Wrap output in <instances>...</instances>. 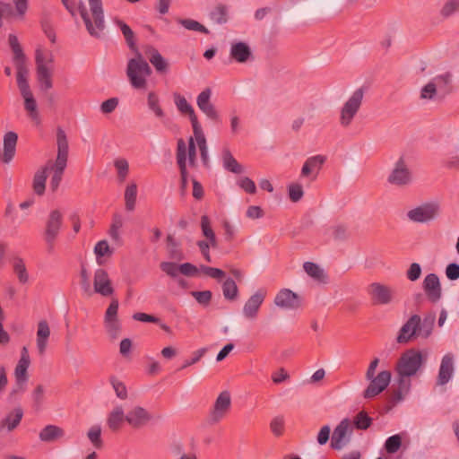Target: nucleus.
Returning <instances> with one entry per match:
<instances>
[{
  "instance_id": "14",
  "label": "nucleus",
  "mask_w": 459,
  "mask_h": 459,
  "mask_svg": "<svg viewBox=\"0 0 459 459\" xmlns=\"http://www.w3.org/2000/svg\"><path fill=\"white\" fill-rule=\"evenodd\" d=\"M92 294L96 293L102 297H110L114 294L115 289L108 272L103 268H98L93 274Z\"/></svg>"
},
{
  "instance_id": "34",
  "label": "nucleus",
  "mask_w": 459,
  "mask_h": 459,
  "mask_svg": "<svg viewBox=\"0 0 459 459\" xmlns=\"http://www.w3.org/2000/svg\"><path fill=\"white\" fill-rule=\"evenodd\" d=\"M230 6L219 3L209 13V19L215 24L223 25L230 20Z\"/></svg>"
},
{
  "instance_id": "47",
  "label": "nucleus",
  "mask_w": 459,
  "mask_h": 459,
  "mask_svg": "<svg viewBox=\"0 0 459 459\" xmlns=\"http://www.w3.org/2000/svg\"><path fill=\"white\" fill-rule=\"evenodd\" d=\"M137 196V185L131 182L127 185L125 191V205L126 209L129 212L133 211L135 207Z\"/></svg>"
},
{
  "instance_id": "49",
  "label": "nucleus",
  "mask_w": 459,
  "mask_h": 459,
  "mask_svg": "<svg viewBox=\"0 0 459 459\" xmlns=\"http://www.w3.org/2000/svg\"><path fill=\"white\" fill-rule=\"evenodd\" d=\"M13 269L20 283L25 284L29 281V273L22 258H15L13 260Z\"/></svg>"
},
{
  "instance_id": "57",
  "label": "nucleus",
  "mask_w": 459,
  "mask_h": 459,
  "mask_svg": "<svg viewBox=\"0 0 459 459\" xmlns=\"http://www.w3.org/2000/svg\"><path fill=\"white\" fill-rule=\"evenodd\" d=\"M222 291L225 299H235L238 296V287L236 282L229 278L227 279L222 285Z\"/></svg>"
},
{
  "instance_id": "45",
  "label": "nucleus",
  "mask_w": 459,
  "mask_h": 459,
  "mask_svg": "<svg viewBox=\"0 0 459 459\" xmlns=\"http://www.w3.org/2000/svg\"><path fill=\"white\" fill-rule=\"evenodd\" d=\"M113 22L120 29L128 47L131 49H134L135 48L134 34V31L131 30V28L126 23H125L123 21L119 20L117 17H115L113 19Z\"/></svg>"
},
{
  "instance_id": "40",
  "label": "nucleus",
  "mask_w": 459,
  "mask_h": 459,
  "mask_svg": "<svg viewBox=\"0 0 459 459\" xmlns=\"http://www.w3.org/2000/svg\"><path fill=\"white\" fill-rule=\"evenodd\" d=\"M193 134L195 136V140L196 142V145L199 148L201 159L205 166L208 165L209 162V154H208V147L206 143V138L203 128H198L193 131Z\"/></svg>"
},
{
  "instance_id": "39",
  "label": "nucleus",
  "mask_w": 459,
  "mask_h": 459,
  "mask_svg": "<svg viewBox=\"0 0 459 459\" xmlns=\"http://www.w3.org/2000/svg\"><path fill=\"white\" fill-rule=\"evenodd\" d=\"M147 107L157 118L160 119L165 124L166 114L160 106L159 96L154 91L148 93Z\"/></svg>"
},
{
  "instance_id": "17",
  "label": "nucleus",
  "mask_w": 459,
  "mask_h": 459,
  "mask_svg": "<svg viewBox=\"0 0 459 459\" xmlns=\"http://www.w3.org/2000/svg\"><path fill=\"white\" fill-rule=\"evenodd\" d=\"M417 337H420V316L414 314L402 325L396 342L404 344Z\"/></svg>"
},
{
  "instance_id": "13",
  "label": "nucleus",
  "mask_w": 459,
  "mask_h": 459,
  "mask_svg": "<svg viewBox=\"0 0 459 459\" xmlns=\"http://www.w3.org/2000/svg\"><path fill=\"white\" fill-rule=\"evenodd\" d=\"M391 372L388 370L380 371L377 376H374L369 381V385L363 392L365 399H373L380 394L386 389L391 382Z\"/></svg>"
},
{
  "instance_id": "51",
  "label": "nucleus",
  "mask_w": 459,
  "mask_h": 459,
  "mask_svg": "<svg viewBox=\"0 0 459 459\" xmlns=\"http://www.w3.org/2000/svg\"><path fill=\"white\" fill-rule=\"evenodd\" d=\"M372 421L373 419L369 417L365 411H361L354 416L351 422L353 429L356 428L357 429L366 430L371 426Z\"/></svg>"
},
{
  "instance_id": "11",
  "label": "nucleus",
  "mask_w": 459,
  "mask_h": 459,
  "mask_svg": "<svg viewBox=\"0 0 459 459\" xmlns=\"http://www.w3.org/2000/svg\"><path fill=\"white\" fill-rule=\"evenodd\" d=\"M231 407V396L229 391H222L217 396L211 408L207 420L209 424L214 425L222 420Z\"/></svg>"
},
{
  "instance_id": "26",
  "label": "nucleus",
  "mask_w": 459,
  "mask_h": 459,
  "mask_svg": "<svg viewBox=\"0 0 459 459\" xmlns=\"http://www.w3.org/2000/svg\"><path fill=\"white\" fill-rule=\"evenodd\" d=\"M423 290L431 302H437L441 299V284L436 273H429L425 277Z\"/></svg>"
},
{
  "instance_id": "23",
  "label": "nucleus",
  "mask_w": 459,
  "mask_h": 459,
  "mask_svg": "<svg viewBox=\"0 0 459 459\" xmlns=\"http://www.w3.org/2000/svg\"><path fill=\"white\" fill-rule=\"evenodd\" d=\"M325 161V157L323 155L307 158L302 166L300 178H308L310 181L316 180Z\"/></svg>"
},
{
  "instance_id": "41",
  "label": "nucleus",
  "mask_w": 459,
  "mask_h": 459,
  "mask_svg": "<svg viewBox=\"0 0 459 459\" xmlns=\"http://www.w3.org/2000/svg\"><path fill=\"white\" fill-rule=\"evenodd\" d=\"M200 227L204 237L209 240L212 247H217V238L213 230L212 229L211 220L207 215H203L201 217Z\"/></svg>"
},
{
  "instance_id": "58",
  "label": "nucleus",
  "mask_w": 459,
  "mask_h": 459,
  "mask_svg": "<svg viewBox=\"0 0 459 459\" xmlns=\"http://www.w3.org/2000/svg\"><path fill=\"white\" fill-rule=\"evenodd\" d=\"M100 436L101 428L99 425L91 427L87 433L88 438L96 448H100L102 446V440Z\"/></svg>"
},
{
  "instance_id": "31",
  "label": "nucleus",
  "mask_w": 459,
  "mask_h": 459,
  "mask_svg": "<svg viewBox=\"0 0 459 459\" xmlns=\"http://www.w3.org/2000/svg\"><path fill=\"white\" fill-rule=\"evenodd\" d=\"M18 135L14 132H8L4 136V146L1 159L3 162L9 163L16 152Z\"/></svg>"
},
{
  "instance_id": "56",
  "label": "nucleus",
  "mask_w": 459,
  "mask_h": 459,
  "mask_svg": "<svg viewBox=\"0 0 459 459\" xmlns=\"http://www.w3.org/2000/svg\"><path fill=\"white\" fill-rule=\"evenodd\" d=\"M80 285L84 294L92 295V288L90 281V275L85 266H82L80 270Z\"/></svg>"
},
{
  "instance_id": "35",
  "label": "nucleus",
  "mask_w": 459,
  "mask_h": 459,
  "mask_svg": "<svg viewBox=\"0 0 459 459\" xmlns=\"http://www.w3.org/2000/svg\"><path fill=\"white\" fill-rule=\"evenodd\" d=\"M65 435V432L62 428L50 424L40 430L39 437L42 442L52 443L62 439Z\"/></svg>"
},
{
  "instance_id": "8",
  "label": "nucleus",
  "mask_w": 459,
  "mask_h": 459,
  "mask_svg": "<svg viewBox=\"0 0 459 459\" xmlns=\"http://www.w3.org/2000/svg\"><path fill=\"white\" fill-rule=\"evenodd\" d=\"M364 91L357 89L343 103L340 110L339 122L342 127H348L352 123L362 104Z\"/></svg>"
},
{
  "instance_id": "46",
  "label": "nucleus",
  "mask_w": 459,
  "mask_h": 459,
  "mask_svg": "<svg viewBox=\"0 0 459 459\" xmlns=\"http://www.w3.org/2000/svg\"><path fill=\"white\" fill-rule=\"evenodd\" d=\"M47 178L48 174L46 173V169L44 167L35 173L33 178V190L38 195H42L44 194Z\"/></svg>"
},
{
  "instance_id": "6",
  "label": "nucleus",
  "mask_w": 459,
  "mask_h": 459,
  "mask_svg": "<svg viewBox=\"0 0 459 459\" xmlns=\"http://www.w3.org/2000/svg\"><path fill=\"white\" fill-rule=\"evenodd\" d=\"M126 76L131 86L136 90H144L147 79L152 74V68L139 52L130 58L126 65Z\"/></svg>"
},
{
  "instance_id": "48",
  "label": "nucleus",
  "mask_w": 459,
  "mask_h": 459,
  "mask_svg": "<svg viewBox=\"0 0 459 459\" xmlns=\"http://www.w3.org/2000/svg\"><path fill=\"white\" fill-rule=\"evenodd\" d=\"M167 249L169 255L173 260L181 261L185 258L178 241L170 235L167 237Z\"/></svg>"
},
{
  "instance_id": "7",
  "label": "nucleus",
  "mask_w": 459,
  "mask_h": 459,
  "mask_svg": "<svg viewBox=\"0 0 459 459\" xmlns=\"http://www.w3.org/2000/svg\"><path fill=\"white\" fill-rule=\"evenodd\" d=\"M441 212L439 202L432 200L421 203L406 212L407 220L412 223L429 224L436 221Z\"/></svg>"
},
{
  "instance_id": "37",
  "label": "nucleus",
  "mask_w": 459,
  "mask_h": 459,
  "mask_svg": "<svg viewBox=\"0 0 459 459\" xmlns=\"http://www.w3.org/2000/svg\"><path fill=\"white\" fill-rule=\"evenodd\" d=\"M8 43L13 52V63L14 65L27 64V57L14 34H9Z\"/></svg>"
},
{
  "instance_id": "63",
  "label": "nucleus",
  "mask_w": 459,
  "mask_h": 459,
  "mask_svg": "<svg viewBox=\"0 0 459 459\" xmlns=\"http://www.w3.org/2000/svg\"><path fill=\"white\" fill-rule=\"evenodd\" d=\"M283 427H284V419L282 416L274 417L270 423V429H271L272 432L275 436H278V437L282 434Z\"/></svg>"
},
{
  "instance_id": "43",
  "label": "nucleus",
  "mask_w": 459,
  "mask_h": 459,
  "mask_svg": "<svg viewBox=\"0 0 459 459\" xmlns=\"http://www.w3.org/2000/svg\"><path fill=\"white\" fill-rule=\"evenodd\" d=\"M96 262L99 265L104 264V257H110L113 255V249L110 248L107 240L99 241L94 247Z\"/></svg>"
},
{
  "instance_id": "18",
  "label": "nucleus",
  "mask_w": 459,
  "mask_h": 459,
  "mask_svg": "<svg viewBox=\"0 0 459 459\" xmlns=\"http://www.w3.org/2000/svg\"><path fill=\"white\" fill-rule=\"evenodd\" d=\"M118 307V300L112 299L104 316L105 328L112 339L117 338L121 329V325L117 318Z\"/></svg>"
},
{
  "instance_id": "21",
  "label": "nucleus",
  "mask_w": 459,
  "mask_h": 459,
  "mask_svg": "<svg viewBox=\"0 0 459 459\" xmlns=\"http://www.w3.org/2000/svg\"><path fill=\"white\" fill-rule=\"evenodd\" d=\"M172 98L178 111L181 115L188 117L193 131L201 128L202 126L198 121L195 111L187 100L178 92H174Z\"/></svg>"
},
{
  "instance_id": "42",
  "label": "nucleus",
  "mask_w": 459,
  "mask_h": 459,
  "mask_svg": "<svg viewBox=\"0 0 459 459\" xmlns=\"http://www.w3.org/2000/svg\"><path fill=\"white\" fill-rule=\"evenodd\" d=\"M303 269L306 273L315 281L320 282L325 281L326 275L325 274L324 270L317 264L313 262H305L303 264Z\"/></svg>"
},
{
  "instance_id": "5",
  "label": "nucleus",
  "mask_w": 459,
  "mask_h": 459,
  "mask_svg": "<svg viewBox=\"0 0 459 459\" xmlns=\"http://www.w3.org/2000/svg\"><path fill=\"white\" fill-rule=\"evenodd\" d=\"M452 75L446 73L432 78L420 89V98L423 101L443 100L452 91Z\"/></svg>"
},
{
  "instance_id": "32",
  "label": "nucleus",
  "mask_w": 459,
  "mask_h": 459,
  "mask_svg": "<svg viewBox=\"0 0 459 459\" xmlns=\"http://www.w3.org/2000/svg\"><path fill=\"white\" fill-rule=\"evenodd\" d=\"M150 63L154 66L159 74H166L169 71V62L165 59L160 53L152 47H148L145 50Z\"/></svg>"
},
{
  "instance_id": "44",
  "label": "nucleus",
  "mask_w": 459,
  "mask_h": 459,
  "mask_svg": "<svg viewBox=\"0 0 459 459\" xmlns=\"http://www.w3.org/2000/svg\"><path fill=\"white\" fill-rule=\"evenodd\" d=\"M222 162L224 169L232 173L240 174L243 172L242 166L237 161L230 152L227 149L222 152Z\"/></svg>"
},
{
  "instance_id": "59",
  "label": "nucleus",
  "mask_w": 459,
  "mask_h": 459,
  "mask_svg": "<svg viewBox=\"0 0 459 459\" xmlns=\"http://www.w3.org/2000/svg\"><path fill=\"white\" fill-rule=\"evenodd\" d=\"M459 11V0H448L443 5L440 13L443 17L448 18Z\"/></svg>"
},
{
  "instance_id": "10",
  "label": "nucleus",
  "mask_w": 459,
  "mask_h": 459,
  "mask_svg": "<svg viewBox=\"0 0 459 459\" xmlns=\"http://www.w3.org/2000/svg\"><path fill=\"white\" fill-rule=\"evenodd\" d=\"M353 425L350 419H342L334 428L331 437V447L334 450H342L351 441Z\"/></svg>"
},
{
  "instance_id": "54",
  "label": "nucleus",
  "mask_w": 459,
  "mask_h": 459,
  "mask_svg": "<svg viewBox=\"0 0 459 459\" xmlns=\"http://www.w3.org/2000/svg\"><path fill=\"white\" fill-rule=\"evenodd\" d=\"M178 23L188 30L198 31L204 34H209L210 32L206 27L192 19H180L178 20Z\"/></svg>"
},
{
  "instance_id": "27",
  "label": "nucleus",
  "mask_w": 459,
  "mask_h": 459,
  "mask_svg": "<svg viewBox=\"0 0 459 459\" xmlns=\"http://www.w3.org/2000/svg\"><path fill=\"white\" fill-rule=\"evenodd\" d=\"M454 358L453 355L446 354L441 360L437 384L438 385H445L453 377L454 375Z\"/></svg>"
},
{
  "instance_id": "30",
  "label": "nucleus",
  "mask_w": 459,
  "mask_h": 459,
  "mask_svg": "<svg viewBox=\"0 0 459 459\" xmlns=\"http://www.w3.org/2000/svg\"><path fill=\"white\" fill-rule=\"evenodd\" d=\"M50 336V328L46 320H41L38 323V329L36 333V346L40 355L45 354L48 339Z\"/></svg>"
},
{
  "instance_id": "50",
  "label": "nucleus",
  "mask_w": 459,
  "mask_h": 459,
  "mask_svg": "<svg viewBox=\"0 0 459 459\" xmlns=\"http://www.w3.org/2000/svg\"><path fill=\"white\" fill-rule=\"evenodd\" d=\"M47 392V387L43 385H38L36 387L32 390L30 394V399L32 403V407L36 411H39L42 407L45 394Z\"/></svg>"
},
{
  "instance_id": "64",
  "label": "nucleus",
  "mask_w": 459,
  "mask_h": 459,
  "mask_svg": "<svg viewBox=\"0 0 459 459\" xmlns=\"http://www.w3.org/2000/svg\"><path fill=\"white\" fill-rule=\"evenodd\" d=\"M238 185L248 194H255L256 192L255 182L247 177L239 178L238 180Z\"/></svg>"
},
{
  "instance_id": "29",
  "label": "nucleus",
  "mask_w": 459,
  "mask_h": 459,
  "mask_svg": "<svg viewBox=\"0 0 459 459\" xmlns=\"http://www.w3.org/2000/svg\"><path fill=\"white\" fill-rule=\"evenodd\" d=\"M177 163L180 169L182 187L186 188L187 184L186 171V143L183 139L178 140Z\"/></svg>"
},
{
  "instance_id": "60",
  "label": "nucleus",
  "mask_w": 459,
  "mask_h": 459,
  "mask_svg": "<svg viewBox=\"0 0 459 459\" xmlns=\"http://www.w3.org/2000/svg\"><path fill=\"white\" fill-rule=\"evenodd\" d=\"M196 142L195 136L189 138L188 146L186 145V161L191 167L196 165Z\"/></svg>"
},
{
  "instance_id": "61",
  "label": "nucleus",
  "mask_w": 459,
  "mask_h": 459,
  "mask_svg": "<svg viewBox=\"0 0 459 459\" xmlns=\"http://www.w3.org/2000/svg\"><path fill=\"white\" fill-rule=\"evenodd\" d=\"M288 191L290 199L294 203L299 202L304 195L303 187L299 183L290 184Z\"/></svg>"
},
{
  "instance_id": "16",
  "label": "nucleus",
  "mask_w": 459,
  "mask_h": 459,
  "mask_svg": "<svg viewBox=\"0 0 459 459\" xmlns=\"http://www.w3.org/2000/svg\"><path fill=\"white\" fill-rule=\"evenodd\" d=\"M273 303L283 310H297L301 307L302 299L296 292L284 288L277 292Z\"/></svg>"
},
{
  "instance_id": "55",
  "label": "nucleus",
  "mask_w": 459,
  "mask_h": 459,
  "mask_svg": "<svg viewBox=\"0 0 459 459\" xmlns=\"http://www.w3.org/2000/svg\"><path fill=\"white\" fill-rule=\"evenodd\" d=\"M109 382L115 391V394L117 398L121 400H125L128 396L127 388L126 385L117 379L116 377L112 376L109 378Z\"/></svg>"
},
{
  "instance_id": "33",
  "label": "nucleus",
  "mask_w": 459,
  "mask_h": 459,
  "mask_svg": "<svg viewBox=\"0 0 459 459\" xmlns=\"http://www.w3.org/2000/svg\"><path fill=\"white\" fill-rule=\"evenodd\" d=\"M16 68L17 85L21 91L22 98L32 95L27 76L29 74V68L27 64L14 65Z\"/></svg>"
},
{
  "instance_id": "12",
  "label": "nucleus",
  "mask_w": 459,
  "mask_h": 459,
  "mask_svg": "<svg viewBox=\"0 0 459 459\" xmlns=\"http://www.w3.org/2000/svg\"><path fill=\"white\" fill-rule=\"evenodd\" d=\"M394 290L380 282H373L368 286V294L374 305L385 306L393 303Z\"/></svg>"
},
{
  "instance_id": "28",
  "label": "nucleus",
  "mask_w": 459,
  "mask_h": 459,
  "mask_svg": "<svg viewBox=\"0 0 459 459\" xmlns=\"http://www.w3.org/2000/svg\"><path fill=\"white\" fill-rule=\"evenodd\" d=\"M230 56L238 63H246L251 58L252 51L246 42H232L230 49Z\"/></svg>"
},
{
  "instance_id": "22",
  "label": "nucleus",
  "mask_w": 459,
  "mask_h": 459,
  "mask_svg": "<svg viewBox=\"0 0 459 459\" xmlns=\"http://www.w3.org/2000/svg\"><path fill=\"white\" fill-rule=\"evenodd\" d=\"M264 298L265 292L263 290H257L252 296H250L243 306V316L247 320H255L258 316Z\"/></svg>"
},
{
  "instance_id": "38",
  "label": "nucleus",
  "mask_w": 459,
  "mask_h": 459,
  "mask_svg": "<svg viewBox=\"0 0 459 459\" xmlns=\"http://www.w3.org/2000/svg\"><path fill=\"white\" fill-rule=\"evenodd\" d=\"M436 322V313L434 311L426 314L423 318L420 316V337L427 339L433 332Z\"/></svg>"
},
{
  "instance_id": "25",
  "label": "nucleus",
  "mask_w": 459,
  "mask_h": 459,
  "mask_svg": "<svg viewBox=\"0 0 459 459\" xmlns=\"http://www.w3.org/2000/svg\"><path fill=\"white\" fill-rule=\"evenodd\" d=\"M23 417V410L15 407L8 411L0 420V433L9 434L13 431L21 423Z\"/></svg>"
},
{
  "instance_id": "36",
  "label": "nucleus",
  "mask_w": 459,
  "mask_h": 459,
  "mask_svg": "<svg viewBox=\"0 0 459 459\" xmlns=\"http://www.w3.org/2000/svg\"><path fill=\"white\" fill-rule=\"evenodd\" d=\"M124 421H126V414L122 405H116L107 416V425L113 430H118Z\"/></svg>"
},
{
  "instance_id": "53",
  "label": "nucleus",
  "mask_w": 459,
  "mask_h": 459,
  "mask_svg": "<svg viewBox=\"0 0 459 459\" xmlns=\"http://www.w3.org/2000/svg\"><path fill=\"white\" fill-rule=\"evenodd\" d=\"M402 434L389 437L385 442V449L388 454H395L402 446Z\"/></svg>"
},
{
  "instance_id": "9",
  "label": "nucleus",
  "mask_w": 459,
  "mask_h": 459,
  "mask_svg": "<svg viewBox=\"0 0 459 459\" xmlns=\"http://www.w3.org/2000/svg\"><path fill=\"white\" fill-rule=\"evenodd\" d=\"M413 178L411 170L404 159L400 157L387 177V182L398 187H404L412 183Z\"/></svg>"
},
{
  "instance_id": "20",
  "label": "nucleus",
  "mask_w": 459,
  "mask_h": 459,
  "mask_svg": "<svg viewBox=\"0 0 459 459\" xmlns=\"http://www.w3.org/2000/svg\"><path fill=\"white\" fill-rule=\"evenodd\" d=\"M30 359L28 350L26 347H23L22 349L21 358L14 369V377L16 379L17 389H14L13 392H22L24 390L25 385L28 381L27 370L28 368L30 367Z\"/></svg>"
},
{
  "instance_id": "15",
  "label": "nucleus",
  "mask_w": 459,
  "mask_h": 459,
  "mask_svg": "<svg viewBox=\"0 0 459 459\" xmlns=\"http://www.w3.org/2000/svg\"><path fill=\"white\" fill-rule=\"evenodd\" d=\"M62 221L63 215L58 210L52 211L48 215L44 236L49 252L53 250L54 242L62 227Z\"/></svg>"
},
{
  "instance_id": "4",
  "label": "nucleus",
  "mask_w": 459,
  "mask_h": 459,
  "mask_svg": "<svg viewBox=\"0 0 459 459\" xmlns=\"http://www.w3.org/2000/svg\"><path fill=\"white\" fill-rule=\"evenodd\" d=\"M90 12L83 2L78 5L79 13L91 37L100 39L105 29V16L102 0H88Z\"/></svg>"
},
{
  "instance_id": "3",
  "label": "nucleus",
  "mask_w": 459,
  "mask_h": 459,
  "mask_svg": "<svg viewBox=\"0 0 459 459\" xmlns=\"http://www.w3.org/2000/svg\"><path fill=\"white\" fill-rule=\"evenodd\" d=\"M36 76L41 91L53 87L52 77L55 72V55L45 46L39 44L35 48Z\"/></svg>"
},
{
  "instance_id": "52",
  "label": "nucleus",
  "mask_w": 459,
  "mask_h": 459,
  "mask_svg": "<svg viewBox=\"0 0 459 459\" xmlns=\"http://www.w3.org/2000/svg\"><path fill=\"white\" fill-rule=\"evenodd\" d=\"M114 167L117 173L118 181H125L129 172L128 161L125 158H117L114 160Z\"/></svg>"
},
{
  "instance_id": "24",
  "label": "nucleus",
  "mask_w": 459,
  "mask_h": 459,
  "mask_svg": "<svg viewBox=\"0 0 459 459\" xmlns=\"http://www.w3.org/2000/svg\"><path fill=\"white\" fill-rule=\"evenodd\" d=\"M152 420V414L143 407H132L126 414V421L133 428H141Z\"/></svg>"
},
{
  "instance_id": "2",
  "label": "nucleus",
  "mask_w": 459,
  "mask_h": 459,
  "mask_svg": "<svg viewBox=\"0 0 459 459\" xmlns=\"http://www.w3.org/2000/svg\"><path fill=\"white\" fill-rule=\"evenodd\" d=\"M57 155L55 161L49 160L44 167L46 173L51 174L49 187L52 192H56L62 181L65 169L68 160V141L65 131L61 128L56 132Z\"/></svg>"
},
{
  "instance_id": "62",
  "label": "nucleus",
  "mask_w": 459,
  "mask_h": 459,
  "mask_svg": "<svg viewBox=\"0 0 459 459\" xmlns=\"http://www.w3.org/2000/svg\"><path fill=\"white\" fill-rule=\"evenodd\" d=\"M160 267L166 274L173 279L177 278L179 273V265L172 262H161Z\"/></svg>"
},
{
  "instance_id": "1",
  "label": "nucleus",
  "mask_w": 459,
  "mask_h": 459,
  "mask_svg": "<svg viewBox=\"0 0 459 459\" xmlns=\"http://www.w3.org/2000/svg\"><path fill=\"white\" fill-rule=\"evenodd\" d=\"M425 362L426 357L419 350L410 349L400 356L394 368L396 387L392 394L394 403H400L409 396L411 378L421 373Z\"/></svg>"
},
{
  "instance_id": "19",
  "label": "nucleus",
  "mask_w": 459,
  "mask_h": 459,
  "mask_svg": "<svg viewBox=\"0 0 459 459\" xmlns=\"http://www.w3.org/2000/svg\"><path fill=\"white\" fill-rule=\"evenodd\" d=\"M212 93L210 88L202 91L196 97V104L208 119L217 122L221 117L215 106L211 102Z\"/></svg>"
}]
</instances>
